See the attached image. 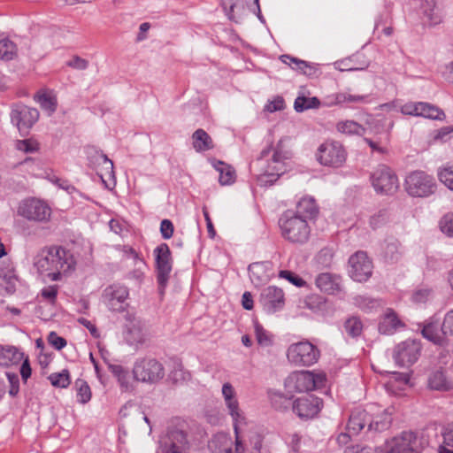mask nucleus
I'll list each match as a JSON object with an SVG mask.
<instances>
[{
  "label": "nucleus",
  "instance_id": "nucleus-4",
  "mask_svg": "<svg viewBox=\"0 0 453 453\" xmlns=\"http://www.w3.org/2000/svg\"><path fill=\"white\" fill-rule=\"evenodd\" d=\"M326 380V374L323 372L297 371L286 378L284 385L290 393H303L323 388Z\"/></svg>",
  "mask_w": 453,
  "mask_h": 453
},
{
  "label": "nucleus",
  "instance_id": "nucleus-26",
  "mask_svg": "<svg viewBox=\"0 0 453 453\" xmlns=\"http://www.w3.org/2000/svg\"><path fill=\"white\" fill-rule=\"evenodd\" d=\"M234 442L226 433L216 434L209 441L208 447L211 453H233Z\"/></svg>",
  "mask_w": 453,
  "mask_h": 453
},
{
  "label": "nucleus",
  "instance_id": "nucleus-20",
  "mask_svg": "<svg viewBox=\"0 0 453 453\" xmlns=\"http://www.w3.org/2000/svg\"><path fill=\"white\" fill-rule=\"evenodd\" d=\"M422 336L435 345L444 346L447 344V335L443 330L439 329V319L436 317H430L423 323L418 325Z\"/></svg>",
  "mask_w": 453,
  "mask_h": 453
},
{
  "label": "nucleus",
  "instance_id": "nucleus-42",
  "mask_svg": "<svg viewBox=\"0 0 453 453\" xmlns=\"http://www.w3.org/2000/svg\"><path fill=\"white\" fill-rule=\"evenodd\" d=\"M320 105L317 97L298 96L294 103V108L297 112H302L309 109H316Z\"/></svg>",
  "mask_w": 453,
  "mask_h": 453
},
{
  "label": "nucleus",
  "instance_id": "nucleus-63",
  "mask_svg": "<svg viewBox=\"0 0 453 453\" xmlns=\"http://www.w3.org/2000/svg\"><path fill=\"white\" fill-rule=\"evenodd\" d=\"M160 233L165 240L170 239L173 234V225L169 219H163L160 224Z\"/></svg>",
  "mask_w": 453,
  "mask_h": 453
},
{
  "label": "nucleus",
  "instance_id": "nucleus-61",
  "mask_svg": "<svg viewBox=\"0 0 453 453\" xmlns=\"http://www.w3.org/2000/svg\"><path fill=\"white\" fill-rule=\"evenodd\" d=\"M286 443L294 452H297L300 449V444L302 438L299 434L292 433L287 434L285 437Z\"/></svg>",
  "mask_w": 453,
  "mask_h": 453
},
{
  "label": "nucleus",
  "instance_id": "nucleus-54",
  "mask_svg": "<svg viewBox=\"0 0 453 453\" xmlns=\"http://www.w3.org/2000/svg\"><path fill=\"white\" fill-rule=\"evenodd\" d=\"M134 269L130 272L129 278L141 282L147 269V265L144 260H138L136 263H134Z\"/></svg>",
  "mask_w": 453,
  "mask_h": 453
},
{
  "label": "nucleus",
  "instance_id": "nucleus-39",
  "mask_svg": "<svg viewBox=\"0 0 453 453\" xmlns=\"http://www.w3.org/2000/svg\"><path fill=\"white\" fill-rule=\"evenodd\" d=\"M338 132L346 134H358L361 135L365 132V128L354 120L340 121L336 125Z\"/></svg>",
  "mask_w": 453,
  "mask_h": 453
},
{
  "label": "nucleus",
  "instance_id": "nucleus-55",
  "mask_svg": "<svg viewBox=\"0 0 453 453\" xmlns=\"http://www.w3.org/2000/svg\"><path fill=\"white\" fill-rule=\"evenodd\" d=\"M58 293V287L57 285H51L43 288L41 290L42 297L50 303H54Z\"/></svg>",
  "mask_w": 453,
  "mask_h": 453
},
{
  "label": "nucleus",
  "instance_id": "nucleus-58",
  "mask_svg": "<svg viewBox=\"0 0 453 453\" xmlns=\"http://www.w3.org/2000/svg\"><path fill=\"white\" fill-rule=\"evenodd\" d=\"M422 102H409L401 106V112L405 115L419 116Z\"/></svg>",
  "mask_w": 453,
  "mask_h": 453
},
{
  "label": "nucleus",
  "instance_id": "nucleus-35",
  "mask_svg": "<svg viewBox=\"0 0 453 453\" xmlns=\"http://www.w3.org/2000/svg\"><path fill=\"white\" fill-rule=\"evenodd\" d=\"M17 276L14 273V268L11 263L6 269L1 270L0 286L4 288L8 294H12L16 289Z\"/></svg>",
  "mask_w": 453,
  "mask_h": 453
},
{
  "label": "nucleus",
  "instance_id": "nucleus-28",
  "mask_svg": "<svg viewBox=\"0 0 453 453\" xmlns=\"http://www.w3.org/2000/svg\"><path fill=\"white\" fill-rule=\"evenodd\" d=\"M96 163L100 166L99 176L104 183H106V178L112 180L115 185V173L113 170V162L108 157L101 152H96L95 155Z\"/></svg>",
  "mask_w": 453,
  "mask_h": 453
},
{
  "label": "nucleus",
  "instance_id": "nucleus-38",
  "mask_svg": "<svg viewBox=\"0 0 453 453\" xmlns=\"http://www.w3.org/2000/svg\"><path fill=\"white\" fill-rule=\"evenodd\" d=\"M48 380L53 387L59 388H66L71 383L70 373L66 369L50 374Z\"/></svg>",
  "mask_w": 453,
  "mask_h": 453
},
{
  "label": "nucleus",
  "instance_id": "nucleus-45",
  "mask_svg": "<svg viewBox=\"0 0 453 453\" xmlns=\"http://www.w3.org/2000/svg\"><path fill=\"white\" fill-rule=\"evenodd\" d=\"M36 101L40 106L49 114L53 113L57 109V100L55 96L49 93H42L37 95Z\"/></svg>",
  "mask_w": 453,
  "mask_h": 453
},
{
  "label": "nucleus",
  "instance_id": "nucleus-32",
  "mask_svg": "<svg viewBox=\"0 0 453 453\" xmlns=\"http://www.w3.org/2000/svg\"><path fill=\"white\" fill-rule=\"evenodd\" d=\"M295 214H299L303 217L307 221L315 217L318 213V207L315 200L312 197H303L296 205Z\"/></svg>",
  "mask_w": 453,
  "mask_h": 453
},
{
  "label": "nucleus",
  "instance_id": "nucleus-14",
  "mask_svg": "<svg viewBox=\"0 0 453 453\" xmlns=\"http://www.w3.org/2000/svg\"><path fill=\"white\" fill-rule=\"evenodd\" d=\"M373 270L372 260L365 251H357L349 258L348 273L357 282L367 281Z\"/></svg>",
  "mask_w": 453,
  "mask_h": 453
},
{
  "label": "nucleus",
  "instance_id": "nucleus-7",
  "mask_svg": "<svg viewBox=\"0 0 453 453\" xmlns=\"http://www.w3.org/2000/svg\"><path fill=\"white\" fill-rule=\"evenodd\" d=\"M436 183L434 178L424 171H414L405 179V189L414 197H426L434 193Z\"/></svg>",
  "mask_w": 453,
  "mask_h": 453
},
{
  "label": "nucleus",
  "instance_id": "nucleus-27",
  "mask_svg": "<svg viewBox=\"0 0 453 453\" xmlns=\"http://www.w3.org/2000/svg\"><path fill=\"white\" fill-rule=\"evenodd\" d=\"M24 358V353L18 348L11 345L0 344V366L18 365Z\"/></svg>",
  "mask_w": 453,
  "mask_h": 453
},
{
  "label": "nucleus",
  "instance_id": "nucleus-22",
  "mask_svg": "<svg viewBox=\"0 0 453 453\" xmlns=\"http://www.w3.org/2000/svg\"><path fill=\"white\" fill-rule=\"evenodd\" d=\"M259 301L267 313H274L284 305L283 291L277 287L269 286L261 292Z\"/></svg>",
  "mask_w": 453,
  "mask_h": 453
},
{
  "label": "nucleus",
  "instance_id": "nucleus-9",
  "mask_svg": "<svg viewBox=\"0 0 453 453\" xmlns=\"http://www.w3.org/2000/svg\"><path fill=\"white\" fill-rule=\"evenodd\" d=\"M128 288L119 283L106 287L101 296V302L111 312H123L128 306Z\"/></svg>",
  "mask_w": 453,
  "mask_h": 453
},
{
  "label": "nucleus",
  "instance_id": "nucleus-62",
  "mask_svg": "<svg viewBox=\"0 0 453 453\" xmlns=\"http://www.w3.org/2000/svg\"><path fill=\"white\" fill-rule=\"evenodd\" d=\"M48 342L58 350L62 349L66 345V341L63 337L58 335V334L55 332L50 333L48 336Z\"/></svg>",
  "mask_w": 453,
  "mask_h": 453
},
{
  "label": "nucleus",
  "instance_id": "nucleus-30",
  "mask_svg": "<svg viewBox=\"0 0 453 453\" xmlns=\"http://www.w3.org/2000/svg\"><path fill=\"white\" fill-rule=\"evenodd\" d=\"M375 411H377V408L372 411V415L368 425V431L382 432L387 430L391 425V414L386 410L380 412Z\"/></svg>",
  "mask_w": 453,
  "mask_h": 453
},
{
  "label": "nucleus",
  "instance_id": "nucleus-56",
  "mask_svg": "<svg viewBox=\"0 0 453 453\" xmlns=\"http://www.w3.org/2000/svg\"><path fill=\"white\" fill-rule=\"evenodd\" d=\"M441 330H443L447 336H453V309L445 313L441 324Z\"/></svg>",
  "mask_w": 453,
  "mask_h": 453
},
{
  "label": "nucleus",
  "instance_id": "nucleus-37",
  "mask_svg": "<svg viewBox=\"0 0 453 453\" xmlns=\"http://www.w3.org/2000/svg\"><path fill=\"white\" fill-rule=\"evenodd\" d=\"M221 394L226 410L240 403L236 391L231 383L226 382L222 385Z\"/></svg>",
  "mask_w": 453,
  "mask_h": 453
},
{
  "label": "nucleus",
  "instance_id": "nucleus-23",
  "mask_svg": "<svg viewBox=\"0 0 453 453\" xmlns=\"http://www.w3.org/2000/svg\"><path fill=\"white\" fill-rule=\"evenodd\" d=\"M317 288L326 294L334 295L342 289V279L339 275L322 273H319L315 279Z\"/></svg>",
  "mask_w": 453,
  "mask_h": 453
},
{
  "label": "nucleus",
  "instance_id": "nucleus-2",
  "mask_svg": "<svg viewBox=\"0 0 453 453\" xmlns=\"http://www.w3.org/2000/svg\"><path fill=\"white\" fill-rule=\"evenodd\" d=\"M290 157V154L284 149L282 143H270L261 151L257 163L262 169L257 175V184L265 187L273 185L285 172V161Z\"/></svg>",
  "mask_w": 453,
  "mask_h": 453
},
{
  "label": "nucleus",
  "instance_id": "nucleus-43",
  "mask_svg": "<svg viewBox=\"0 0 453 453\" xmlns=\"http://www.w3.org/2000/svg\"><path fill=\"white\" fill-rule=\"evenodd\" d=\"M345 333L352 337H358L363 331V323L357 317H350L344 323Z\"/></svg>",
  "mask_w": 453,
  "mask_h": 453
},
{
  "label": "nucleus",
  "instance_id": "nucleus-25",
  "mask_svg": "<svg viewBox=\"0 0 453 453\" xmlns=\"http://www.w3.org/2000/svg\"><path fill=\"white\" fill-rule=\"evenodd\" d=\"M404 323L398 317L397 313L391 308L385 310L379 323V331L384 334H393L400 327H403Z\"/></svg>",
  "mask_w": 453,
  "mask_h": 453
},
{
  "label": "nucleus",
  "instance_id": "nucleus-8",
  "mask_svg": "<svg viewBox=\"0 0 453 453\" xmlns=\"http://www.w3.org/2000/svg\"><path fill=\"white\" fill-rule=\"evenodd\" d=\"M19 214L29 221L46 223L51 217V208L43 200L27 198L23 200L18 208Z\"/></svg>",
  "mask_w": 453,
  "mask_h": 453
},
{
  "label": "nucleus",
  "instance_id": "nucleus-31",
  "mask_svg": "<svg viewBox=\"0 0 453 453\" xmlns=\"http://www.w3.org/2000/svg\"><path fill=\"white\" fill-rule=\"evenodd\" d=\"M410 376L405 372H392L387 382V388L393 394H398L409 387Z\"/></svg>",
  "mask_w": 453,
  "mask_h": 453
},
{
  "label": "nucleus",
  "instance_id": "nucleus-6",
  "mask_svg": "<svg viewBox=\"0 0 453 453\" xmlns=\"http://www.w3.org/2000/svg\"><path fill=\"white\" fill-rule=\"evenodd\" d=\"M373 409H376L375 405H368L365 409L356 408L351 411L346 425V432L341 433L337 437L340 445H346L352 436L357 435L365 427L368 429Z\"/></svg>",
  "mask_w": 453,
  "mask_h": 453
},
{
  "label": "nucleus",
  "instance_id": "nucleus-33",
  "mask_svg": "<svg viewBox=\"0 0 453 453\" xmlns=\"http://www.w3.org/2000/svg\"><path fill=\"white\" fill-rule=\"evenodd\" d=\"M421 10L429 25H436L441 22V14L436 5V0H422Z\"/></svg>",
  "mask_w": 453,
  "mask_h": 453
},
{
  "label": "nucleus",
  "instance_id": "nucleus-17",
  "mask_svg": "<svg viewBox=\"0 0 453 453\" xmlns=\"http://www.w3.org/2000/svg\"><path fill=\"white\" fill-rule=\"evenodd\" d=\"M188 449L186 433L178 428H169L156 453H185Z\"/></svg>",
  "mask_w": 453,
  "mask_h": 453
},
{
  "label": "nucleus",
  "instance_id": "nucleus-41",
  "mask_svg": "<svg viewBox=\"0 0 453 453\" xmlns=\"http://www.w3.org/2000/svg\"><path fill=\"white\" fill-rule=\"evenodd\" d=\"M437 176L445 187L453 191V165L447 164L440 166L437 170Z\"/></svg>",
  "mask_w": 453,
  "mask_h": 453
},
{
  "label": "nucleus",
  "instance_id": "nucleus-51",
  "mask_svg": "<svg viewBox=\"0 0 453 453\" xmlns=\"http://www.w3.org/2000/svg\"><path fill=\"white\" fill-rule=\"evenodd\" d=\"M281 60L283 63L290 65L295 70H299L304 74L307 73L306 68L311 69V67L309 65V64L303 60L290 57L288 55H283L281 56Z\"/></svg>",
  "mask_w": 453,
  "mask_h": 453
},
{
  "label": "nucleus",
  "instance_id": "nucleus-44",
  "mask_svg": "<svg viewBox=\"0 0 453 453\" xmlns=\"http://www.w3.org/2000/svg\"><path fill=\"white\" fill-rule=\"evenodd\" d=\"M47 179L59 188L65 190L68 194L73 196V197H75L76 195L82 196V194L77 190L74 186L69 183L68 180L60 179L54 174H48Z\"/></svg>",
  "mask_w": 453,
  "mask_h": 453
},
{
  "label": "nucleus",
  "instance_id": "nucleus-52",
  "mask_svg": "<svg viewBox=\"0 0 453 453\" xmlns=\"http://www.w3.org/2000/svg\"><path fill=\"white\" fill-rule=\"evenodd\" d=\"M385 258L388 261L397 260L400 255L399 243L395 240H391L384 247Z\"/></svg>",
  "mask_w": 453,
  "mask_h": 453
},
{
  "label": "nucleus",
  "instance_id": "nucleus-13",
  "mask_svg": "<svg viewBox=\"0 0 453 453\" xmlns=\"http://www.w3.org/2000/svg\"><path fill=\"white\" fill-rule=\"evenodd\" d=\"M374 190L382 195H392L399 187L397 176L387 165H379L371 174Z\"/></svg>",
  "mask_w": 453,
  "mask_h": 453
},
{
  "label": "nucleus",
  "instance_id": "nucleus-49",
  "mask_svg": "<svg viewBox=\"0 0 453 453\" xmlns=\"http://www.w3.org/2000/svg\"><path fill=\"white\" fill-rule=\"evenodd\" d=\"M354 304L363 311H370L379 306V302L365 296H357L354 297Z\"/></svg>",
  "mask_w": 453,
  "mask_h": 453
},
{
  "label": "nucleus",
  "instance_id": "nucleus-10",
  "mask_svg": "<svg viewBox=\"0 0 453 453\" xmlns=\"http://www.w3.org/2000/svg\"><path fill=\"white\" fill-rule=\"evenodd\" d=\"M133 373L135 380L154 384L165 376V369L160 362L154 358H143L135 362Z\"/></svg>",
  "mask_w": 453,
  "mask_h": 453
},
{
  "label": "nucleus",
  "instance_id": "nucleus-16",
  "mask_svg": "<svg viewBox=\"0 0 453 453\" xmlns=\"http://www.w3.org/2000/svg\"><path fill=\"white\" fill-rule=\"evenodd\" d=\"M316 157L323 165L339 167L345 162L347 152L342 143H321Z\"/></svg>",
  "mask_w": 453,
  "mask_h": 453
},
{
  "label": "nucleus",
  "instance_id": "nucleus-12",
  "mask_svg": "<svg viewBox=\"0 0 453 453\" xmlns=\"http://www.w3.org/2000/svg\"><path fill=\"white\" fill-rule=\"evenodd\" d=\"M157 280L160 295L165 293L172 272L171 251L166 243H161L154 250Z\"/></svg>",
  "mask_w": 453,
  "mask_h": 453
},
{
  "label": "nucleus",
  "instance_id": "nucleus-11",
  "mask_svg": "<svg viewBox=\"0 0 453 453\" xmlns=\"http://www.w3.org/2000/svg\"><path fill=\"white\" fill-rule=\"evenodd\" d=\"M39 111L36 108L23 104H16L12 107L11 120L17 127L22 135H27L29 130L39 119Z\"/></svg>",
  "mask_w": 453,
  "mask_h": 453
},
{
  "label": "nucleus",
  "instance_id": "nucleus-48",
  "mask_svg": "<svg viewBox=\"0 0 453 453\" xmlns=\"http://www.w3.org/2000/svg\"><path fill=\"white\" fill-rule=\"evenodd\" d=\"M254 330L257 343L263 347H268L273 344L272 335L264 329V327L257 322L254 324Z\"/></svg>",
  "mask_w": 453,
  "mask_h": 453
},
{
  "label": "nucleus",
  "instance_id": "nucleus-47",
  "mask_svg": "<svg viewBox=\"0 0 453 453\" xmlns=\"http://www.w3.org/2000/svg\"><path fill=\"white\" fill-rule=\"evenodd\" d=\"M112 374L118 379L120 387L126 390L129 388V373L123 366L119 365H110Z\"/></svg>",
  "mask_w": 453,
  "mask_h": 453
},
{
  "label": "nucleus",
  "instance_id": "nucleus-15",
  "mask_svg": "<svg viewBox=\"0 0 453 453\" xmlns=\"http://www.w3.org/2000/svg\"><path fill=\"white\" fill-rule=\"evenodd\" d=\"M420 352V342L418 340L408 339L398 343L395 347L393 350V359L399 366H410L418 359Z\"/></svg>",
  "mask_w": 453,
  "mask_h": 453
},
{
  "label": "nucleus",
  "instance_id": "nucleus-29",
  "mask_svg": "<svg viewBox=\"0 0 453 453\" xmlns=\"http://www.w3.org/2000/svg\"><path fill=\"white\" fill-rule=\"evenodd\" d=\"M211 163L214 169L219 173V181L222 186H227L234 183L236 180V173L231 165L215 159L211 160Z\"/></svg>",
  "mask_w": 453,
  "mask_h": 453
},
{
  "label": "nucleus",
  "instance_id": "nucleus-24",
  "mask_svg": "<svg viewBox=\"0 0 453 453\" xmlns=\"http://www.w3.org/2000/svg\"><path fill=\"white\" fill-rule=\"evenodd\" d=\"M248 270L250 280L256 287H260L269 281L273 275L271 265L268 262L253 263L249 265Z\"/></svg>",
  "mask_w": 453,
  "mask_h": 453
},
{
  "label": "nucleus",
  "instance_id": "nucleus-19",
  "mask_svg": "<svg viewBox=\"0 0 453 453\" xmlns=\"http://www.w3.org/2000/svg\"><path fill=\"white\" fill-rule=\"evenodd\" d=\"M123 335L129 345H136L145 341L144 324L134 315L127 313L125 316Z\"/></svg>",
  "mask_w": 453,
  "mask_h": 453
},
{
  "label": "nucleus",
  "instance_id": "nucleus-34",
  "mask_svg": "<svg viewBox=\"0 0 453 453\" xmlns=\"http://www.w3.org/2000/svg\"><path fill=\"white\" fill-rule=\"evenodd\" d=\"M226 412L232 419L234 434L242 433V428L248 425V419L240 403L226 409Z\"/></svg>",
  "mask_w": 453,
  "mask_h": 453
},
{
  "label": "nucleus",
  "instance_id": "nucleus-64",
  "mask_svg": "<svg viewBox=\"0 0 453 453\" xmlns=\"http://www.w3.org/2000/svg\"><path fill=\"white\" fill-rule=\"evenodd\" d=\"M442 436L443 444L453 448V421L443 428Z\"/></svg>",
  "mask_w": 453,
  "mask_h": 453
},
{
  "label": "nucleus",
  "instance_id": "nucleus-40",
  "mask_svg": "<svg viewBox=\"0 0 453 453\" xmlns=\"http://www.w3.org/2000/svg\"><path fill=\"white\" fill-rule=\"evenodd\" d=\"M17 55V46L11 40L4 38L0 40V59L9 61Z\"/></svg>",
  "mask_w": 453,
  "mask_h": 453
},
{
  "label": "nucleus",
  "instance_id": "nucleus-57",
  "mask_svg": "<svg viewBox=\"0 0 453 453\" xmlns=\"http://www.w3.org/2000/svg\"><path fill=\"white\" fill-rule=\"evenodd\" d=\"M432 291L428 288H421L413 292L411 300L415 303H425L431 297Z\"/></svg>",
  "mask_w": 453,
  "mask_h": 453
},
{
  "label": "nucleus",
  "instance_id": "nucleus-36",
  "mask_svg": "<svg viewBox=\"0 0 453 453\" xmlns=\"http://www.w3.org/2000/svg\"><path fill=\"white\" fill-rule=\"evenodd\" d=\"M419 116L426 119L441 121L444 120L446 118L445 112L441 108L426 102L421 103Z\"/></svg>",
  "mask_w": 453,
  "mask_h": 453
},
{
  "label": "nucleus",
  "instance_id": "nucleus-46",
  "mask_svg": "<svg viewBox=\"0 0 453 453\" xmlns=\"http://www.w3.org/2000/svg\"><path fill=\"white\" fill-rule=\"evenodd\" d=\"M75 388L77 389V401L81 404L88 403L91 399V390L88 384L83 380H77Z\"/></svg>",
  "mask_w": 453,
  "mask_h": 453
},
{
  "label": "nucleus",
  "instance_id": "nucleus-60",
  "mask_svg": "<svg viewBox=\"0 0 453 453\" xmlns=\"http://www.w3.org/2000/svg\"><path fill=\"white\" fill-rule=\"evenodd\" d=\"M6 376L10 383L9 394L12 396H16L19 391V376L13 372H6Z\"/></svg>",
  "mask_w": 453,
  "mask_h": 453
},
{
  "label": "nucleus",
  "instance_id": "nucleus-3",
  "mask_svg": "<svg viewBox=\"0 0 453 453\" xmlns=\"http://www.w3.org/2000/svg\"><path fill=\"white\" fill-rule=\"evenodd\" d=\"M281 234L287 241L293 243H305L311 234L308 221L294 211H286L279 220Z\"/></svg>",
  "mask_w": 453,
  "mask_h": 453
},
{
  "label": "nucleus",
  "instance_id": "nucleus-53",
  "mask_svg": "<svg viewBox=\"0 0 453 453\" xmlns=\"http://www.w3.org/2000/svg\"><path fill=\"white\" fill-rule=\"evenodd\" d=\"M441 231L448 237H453V213L445 214L439 221Z\"/></svg>",
  "mask_w": 453,
  "mask_h": 453
},
{
  "label": "nucleus",
  "instance_id": "nucleus-59",
  "mask_svg": "<svg viewBox=\"0 0 453 453\" xmlns=\"http://www.w3.org/2000/svg\"><path fill=\"white\" fill-rule=\"evenodd\" d=\"M279 276L280 278L288 280L289 282H291L293 285L296 287H303L305 284V281L302 278L298 277L290 271H280Z\"/></svg>",
  "mask_w": 453,
  "mask_h": 453
},
{
  "label": "nucleus",
  "instance_id": "nucleus-50",
  "mask_svg": "<svg viewBox=\"0 0 453 453\" xmlns=\"http://www.w3.org/2000/svg\"><path fill=\"white\" fill-rule=\"evenodd\" d=\"M428 385L432 389L441 390L446 388V378L442 372H433L428 380Z\"/></svg>",
  "mask_w": 453,
  "mask_h": 453
},
{
  "label": "nucleus",
  "instance_id": "nucleus-18",
  "mask_svg": "<svg viewBox=\"0 0 453 453\" xmlns=\"http://www.w3.org/2000/svg\"><path fill=\"white\" fill-rule=\"evenodd\" d=\"M385 453H418L417 436L412 432H403L385 444Z\"/></svg>",
  "mask_w": 453,
  "mask_h": 453
},
{
  "label": "nucleus",
  "instance_id": "nucleus-21",
  "mask_svg": "<svg viewBox=\"0 0 453 453\" xmlns=\"http://www.w3.org/2000/svg\"><path fill=\"white\" fill-rule=\"evenodd\" d=\"M322 401L314 395H306L295 400L293 411L301 418H311L321 410Z\"/></svg>",
  "mask_w": 453,
  "mask_h": 453
},
{
  "label": "nucleus",
  "instance_id": "nucleus-1",
  "mask_svg": "<svg viewBox=\"0 0 453 453\" xmlns=\"http://www.w3.org/2000/svg\"><path fill=\"white\" fill-rule=\"evenodd\" d=\"M75 264L73 254L60 246L45 247L34 257L37 272L51 281L61 280L75 269Z\"/></svg>",
  "mask_w": 453,
  "mask_h": 453
},
{
  "label": "nucleus",
  "instance_id": "nucleus-5",
  "mask_svg": "<svg viewBox=\"0 0 453 453\" xmlns=\"http://www.w3.org/2000/svg\"><path fill=\"white\" fill-rule=\"evenodd\" d=\"M320 357L319 348L309 341H301L290 344L287 349V358L296 366H311Z\"/></svg>",
  "mask_w": 453,
  "mask_h": 453
}]
</instances>
